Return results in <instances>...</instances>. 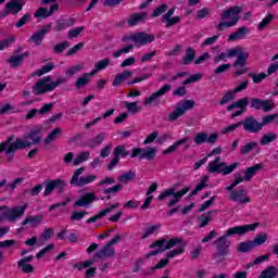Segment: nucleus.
I'll use <instances>...</instances> for the list:
<instances>
[{
    "instance_id": "nucleus-63",
    "label": "nucleus",
    "mask_w": 278,
    "mask_h": 278,
    "mask_svg": "<svg viewBox=\"0 0 278 278\" xmlns=\"http://www.w3.org/2000/svg\"><path fill=\"white\" fill-rule=\"evenodd\" d=\"M250 77L252 78L253 84H262V81H264L265 77H268V74H266V73L250 74Z\"/></svg>"
},
{
    "instance_id": "nucleus-17",
    "label": "nucleus",
    "mask_w": 278,
    "mask_h": 278,
    "mask_svg": "<svg viewBox=\"0 0 278 278\" xmlns=\"http://www.w3.org/2000/svg\"><path fill=\"white\" fill-rule=\"evenodd\" d=\"M215 245L217 249L215 257H225V255L229 253V247L231 245V242L227 240L226 236H223L215 241Z\"/></svg>"
},
{
    "instance_id": "nucleus-50",
    "label": "nucleus",
    "mask_w": 278,
    "mask_h": 278,
    "mask_svg": "<svg viewBox=\"0 0 278 278\" xmlns=\"http://www.w3.org/2000/svg\"><path fill=\"white\" fill-rule=\"evenodd\" d=\"M147 18V13H137L130 16L128 23L129 25H138L140 21H144Z\"/></svg>"
},
{
    "instance_id": "nucleus-30",
    "label": "nucleus",
    "mask_w": 278,
    "mask_h": 278,
    "mask_svg": "<svg viewBox=\"0 0 278 278\" xmlns=\"http://www.w3.org/2000/svg\"><path fill=\"white\" fill-rule=\"evenodd\" d=\"M132 76L134 72L126 70L115 76V78L113 79V86H121L123 81H127V79H130V77Z\"/></svg>"
},
{
    "instance_id": "nucleus-4",
    "label": "nucleus",
    "mask_w": 278,
    "mask_h": 278,
    "mask_svg": "<svg viewBox=\"0 0 278 278\" xmlns=\"http://www.w3.org/2000/svg\"><path fill=\"white\" fill-rule=\"evenodd\" d=\"M62 84H66V78L60 77L55 81L51 76H46L38 81L35 83L33 87L34 94H47V92H53L58 88V86H62Z\"/></svg>"
},
{
    "instance_id": "nucleus-12",
    "label": "nucleus",
    "mask_w": 278,
    "mask_h": 278,
    "mask_svg": "<svg viewBox=\"0 0 278 278\" xmlns=\"http://www.w3.org/2000/svg\"><path fill=\"white\" fill-rule=\"evenodd\" d=\"M121 242V236H116L113 238L102 250L96 253L94 257H99L100 260H104L105 257H112L116 250H114V244H118Z\"/></svg>"
},
{
    "instance_id": "nucleus-48",
    "label": "nucleus",
    "mask_w": 278,
    "mask_h": 278,
    "mask_svg": "<svg viewBox=\"0 0 278 278\" xmlns=\"http://www.w3.org/2000/svg\"><path fill=\"white\" fill-rule=\"evenodd\" d=\"M210 179L208 176H203L200 180V182L195 186V188L192 190L191 194H197L198 192H201L204 188H207V180Z\"/></svg>"
},
{
    "instance_id": "nucleus-58",
    "label": "nucleus",
    "mask_w": 278,
    "mask_h": 278,
    "mask_svg": "<svg viewBox=\"0 0 278 278\" xmlns=\"http://www.w3.org/2000/svg\"><path fill=\"white\" fill-rule=\"evenodd\" d=\"M256 147H257V142L255 141H251L245 146L241 147L242 155H247L248 153H251V151H253V149H256Z\"/></svg>"
},
{
    "instance_id": "nucleus-21",
    "label": "nucleus",
    "mask_w": 278,
    "mask_h": 278,
    "mask_svg": "<svg viewBox=\"0 0 278 278\" xmlns=\"http://www.w3.org/2000/svg\"><path fill=\"white\" fill-rule=\"evenodd\" d=\"M51 33V25H46L41 29H39L37 33H35L30 38L29 41L36 45L37 47H40L42 45V40H45V36L47 34Z\"/></svg>"
},
{
    "instance_id": "nucleus-52",
    "label": "nucleus",
    "mask_w": 278,
    "mask_h": 278,
    "mask_svg": "<svg viewBox=\"0 0 278 278\" xmlns=\"http://www.w3.org/2000/svg\"><path fill=\"white\" fill-rule=\"evenodd\" d=\"M233 99H236V91L232 89L224 94L222 101L219 102V105H225L230 101H233Z\"/></svg>"
},
{
    "instance_id": "nucleus-7",
    "label": "nucleus",
    "mask_w": 278,
    "mask_h": 278,
    "mask_svg": "<svg viewBox=\"0 0 278 278\" xmlns=\"http://www.w3.org/2000/svg\"><path fill=\"white\" fill-rule=\"evenodd\" d=\"M12 140H14V135H11L7 142L0 143V153L4 151V153L10 154L14 153V151H18V149H27L30 147V142L25 135L23 138H17L14 142H12Z\"/></svg>"
},
{
    "instance_id": "nucleus-37",
    "label": "nucleus",
    "mask_w": 278,
    "mask_h": 278,
    "mask_svg": "<svg viewBox=\"0 0 278 278\" xmlns=\"http://www.w3.org/2000/svg\"><path fill=\"white\" fill-rule=\"evenodd\" d=\"M249 105V98H242L232 104L228 106V112H231V110H235L237 108L238 110H244Z\"/></svg>"
},
{
    "instance_id": "nucleus-49",
    "label": "nucleus",
    "mask_w": 278,
    "mask_h": 278,
    "mask_svg": "<svg viewBox=\"0 0 278 278\" xmlns=\"http://www.w3.org/2000/svg\"><path fill=\"white\" fill-rule=\"evenodd\" d=\"M54 65L53 63H48L47 65H43L42 68L37 70L34 75L37 77H41V75H47V73H51L53 71Z\"/></svg>"
},
{
    "instance_id": "nucleus-22",
    "label": "nucleus",
    "mask_w": 278,
    "mask_h": 278,
    "mask_svg": "<svg viewBox=\"0 0 278 278\" xmlns=\"http://www.w3.org/2000/svg\"><path fill=\"white\" fill-rule=\"evenodd\" d=\"M175 10H177V8L174 7L163 15V23L166 27H173V25H177L179 21H181L179 15L173 16V14H175Z\"/></svg>"
},
{
    "instance_id": "nucleus-62",
    "label": "nucleus",
    "mask_w": 278,
    "mask_h": 278,
    "mask_svg": "<svg viewBox=\"0 0 278 278\" xmlns=\"http://www.w3.org/2000/svg\"><path fill=\"white\" fill-rule=\"evenodd\" d=\"M274 15L273 14H267L262 22L258 24V29H266L268 27L269 23L273 21Z\"/></svg>"
},
{
    "instance_id": "nucleus-13",
    "label": "nucleus",
    "mask_w": 278,
    "mask_h": 278,
    "mask_svg": "<svg viewBox=\"0 0 278 278\" xmlns=\"http://www.w3.org/2000/svg\"><path fill=\"white\" fill-rule=\"evenodd\" d=\"M130 40L134 42L135 47H144V45L153 42V40H155V36L147 33H136L130 36Z\"/></svg>"
},
{
    "instance_id": "nucleus-11",
    "label": "nucleus",
    "mask_w": 278,
    "mask_h": 278,
    "mask_svg": "<svg viewBox=\"0 0 278 278\" xmlns=\"http://www.w3.org/2000/svg\"><path fill=\"white\" fill-rule=\"evenodd\" d=\"M260 227V223L236 226L226 230L225 237L231 238V236H244V233H249L250 231H255Z\"/></svg>"
},
{
    "instance_id": "nucleus-5",
    "label": "nucleus",
    "mask_w": 278,
    "mask_h": 278,
    "mask_svg": "<svg viewBox=\"0 0 278 278\" xmlns=\"http://www.w3.org/2000/svg\"><path fill=\"white\" fill-rule=\"evenodd\" d=\"M242 12V8L240 7H232L222 14V21L217 25V29L219 31H225V29H229V27H233L238 25V21H240V17H238V14Z\"/></svg>"
},
{
    "instance_id": "nucleus-43",
    "label": "nucleus",
    "mask_w": 278,
    "mask_h": 278,
    "mask_svg": "<svg viewBox=\"0 0 278 278\" xmlns=\"http://www.w3.org/2000/svg\"><path fill=\"white\" fill-rule=\"evenodd\" d=\"M253 249L255 248L252 241L240 242L237 247L239 253H249V251H253Z\"/></svg>"
},
{
    "instance_id": "nucleus-19",
    "label": "nucleus",
    "mask_w": 278,
    "mask_h": 278,
    "mask_svg": "<svg viewBox=\"0 0 278 278\" xmlns=\"http://www.w3.org/2000/svg\"><path fill=\"white\" fill-rule=\"evenodd\" d=\"M251 108H254V110H263V112H270V110H275V102L273 100L254 98L251 101Z\"/></svg>"
},
{
    "instance_id": "nucleus-64",
    "label": "nucleus",
    "mask_w": 278,
    "mask_h": 278,
    "mask_svg": "<svg viewBox=\"0 0 278 278\" xmlns=\"http://www.w3.org/2000/svg\"><path fill=\"white\" fill-rule=\"evenodd\" d=\"M16 40V38H14V36L9 37L2 41H0V51H3L4 49H8V47H10L11 45H13V42Z\"/></svg>"
},
{
    "instance_id": "nucleus-3",
    "label": "nucleus",
    "mask_w": 278,
    "mask_h": 278,
    "mask_svg": "<svg viewBox=\"0 0 278 278\" xmlns=\"http://www.w3.org/2000/svg\"><path fill=\"white\" fill-rule=\"evenodd\" d=\"M27 204H22L17 206H0V223L7 220V223H18L23 216H25V212H27Z\"/></svg>"
},
{
    "instance_id": "nucleus-1",
    "label": "nucleus",
    "mask_w": 278,
    "mask_h": 278,
    "mask_svg": "<svg viewBox=\"0 0 278 278\" xmlns=\"http://www.w3.org/2000/svg\"><path fill=\"white\" fill-rule=\"evenodd\" d=\"M151 249H160L157 251H152L149 253L150 256L157 255V253H162V251H168L166 258L161 260L156 265L155 269L164 268L168 264V260H173L177 257V255H182L186 251V241L181 238H172V239H161L154 242L151 245Z\"/></svg>"
},
{
    "instance_id": "nucleus-56",
    "label": "nucleus",
    "mask_w": 278,
    "mask_h": 278,
    "mask_svg": "<svg viewBox=\"0 0 278 278\" xmlns=\"http://www.w3.org/2000/svg\"><path fill=\"white\" fill-rule=\"evenodd\" d=\"M17 267L22 269V273H25L26 275H29L36 270L34 265L29 263H17Z\"/></svg>"
},
{
    "instance_id": "nucleus-57",
    "label": "nucleus",
    "mask_w": 278,
    "mask_h": 278,
    "mask_svg": "<svg viewBox=\"0 0 278 278\" xmlns=\"http://www.w3.org/2000/svg\"><path fill=\"white\" fill-rule=\"evenodd\" d=\"M184 111L181 109H179L178 106H176V110L173 111L172 113H169L168 115V121H170L172 123L177 121V118H181V116H184Z\"/></svg>"
},
{
    "instance_id": "nucleus-27",
    "label": "nucleus",
    "mask_w": 278,
    "mask_h": 278,
    "mask_svg": "<svg viewBox=\"0 0 278 278\" xmlns=\"http://www.w3.org/2000/svg\"><path fill=\"white\" fill-rule=\"evenodd\" d=\"M264 168V164L258 163L255 164L254 166L248 167L243 173H244V179L245 181H251L252 177L256 176L260 170Z\"/></svg>"
},
{
    "instance_id": "nucleus-6",
    "label": "nucleus",
    "mask_w": 278,
    "mask_h": 278,
    "mask_svg": "<svg viewBox=\"0 0 278 278\" xmlns=\"http://www.w3.org/2000/svg\"><path fill=\"white\" fill-rule=\"evenodd\" d=\"M238 166H240V163L238 162L227 165V163L220 161V157H216L208 163L206 170L213 174L216 173L217 175H231Z\"/></svg>"
},
{
    "instance_id": "nucleus-38",
    "label": "nucleus",
    "mask_w": 278,
    "mask_h": 278,
    "mask_svg": "<svg viewBox=\"0 0 278 278\" xmlns=\"http://www.w3.org/2000/svg\"><path fill=\"white\" fill-rule=\"evenodd\" d=\"M159 229H162V225L160 224L148 226L143 231L142 238H151V236H154V233H157Z\"/></svg>"
},
{
    "instance_id": "nucleus-25",
    "label": "nucleus",
    "mask_w": 278,
    "mask_h": 278,
    "mask_svg": "<svg viewBox=\"0 0 278 278\" xmlns=\"http://www.w3.org/2000/svg\"><path fill=\"white\" fill-rule=\"evenodd\" d=\"M40 131H42V127L37 126V127L33 128L28 134L25 135L26 140H28V142H30V147H31V144L40 143V141L42 140V138L40 136H38L40 134Z\"/></svg>"
},
{
    "instance_id": "nucleus-60",
    "label": "nucleus",
    "mask_w": 278,
    "mask_h": 278,
    "mask_svg": "<svg viewBox=\"0 0 278 278\" xmlns=\"http://www.w3.org/2000/svg\"><path fill=\"white\" fill-rule=\"evenodd\" d=\"M277 114L265 115L261 122V125H263V127H266V125H271V123H275V121H277Z\"/></svg>"
},
{
    "instance_id": "nucleus-39",
    "label": "nucleus",
    "mask_w": 278,
    "mask_h": 278,
    "mask_svg": "<svg viewBox=\"0 0 278 278\" xmlns=\"http://www.w3.org/2000/svg\"><path fill=\"white\" fill-rule=\"evenodd\" d=\"M275 140H277V134L267 132L261 138L260 144H262V147H266V144H270V142H275Z\"/></svg>"
},
{
    "instance_id": "nucleus-53",
    "label": "nucleus",
    "mask_w": 278,
    "mask_h": 278,
    "mask_svg": "<svg viewBox=\"0 0 278 278\" xmlns=\"http://www.w3.org/2000/svg\"><path fill=\"white\" fill-rule=\"evenodd\" d=\"M197 56V52H194V49L188 48L186 51V55L184 58V64H190L194 61V58Z\"/></svg>"
},
{
    "instance_id": "nucleus-23",
    "label": "nucleus",
    "mask_w": 278,
    "mask_h": 278,
    "mask_svg": "<svg viewBox=\"0 0 278 278\" xmlns=\"http://www.w3.org/2000/svg\"><path fill=\"white\" fill-rule=\"evenodd\" d=\"M94 201H97V195H94V193H85L74 203V207H87V205H90V203Z\"/></svg>"
},
{
    "instance_id": "nucleus-26",
    "label": "nucleus",
    "mask_w": 278,
    "mask_h": 278,
    "mask_svg": "<svg viewBox=\"0 0 278 278\" xmlns=\"http://www.w3.org/2000/svg\"><path fill=\"white\" fill-rule=\"evenodd\" d=\"M249 34H251V29H249L247 26H243L238 28L236 33H232L228 37V40L229 42H236V40H242V38H244V36H249Z\"/></svg>"
},
{
    "instance_id": "nucleus-55",
    "label": "nucleus",
    "mask_w": 278,
    "mask_h": 278,
    "mask_svg": "<svg viewBox=\"0 0 278 278\" xmlns=\"http://www.w3.org/2000/svg\"><path fill=\"white\" fill-rule=\"evenodd\" d=\"M210 220H212V215L210 213H205V214L201 215L198 218L199 227L200 228L206 227V225H208Z\"/></svg>"
},
{
    "instance_id": "nucleus-29",
    "label": "nucleus",
    "mask_w": 278,
    "mask_h": 278,
    "mask_svg": "<svg viewBox=\"0 0 278 278\" xmlns=\"http://www.w3.org/2000/svg\"><path fill=\"white\" fill-rule=\"evenodd\" d=\"M93 74L91 72L83 74L80 77L77 78L76 80V89L81 90V88H86L88 84H90V79L93 78Z\"/></svg>"
},
{
    "instance_id": "nucleus-44",
    "label": "nucleus",
    "mask_w": 278,
    "mask_h": 278,
    "mask_svg": "<svg viewBox=\"0 0 278 278\" xmlns=\"http://www.w3.org/2000/svg\"><path fill=\"white\" fill-rule=\"evenodd\" d=\"M103 140H105V134L100 132L93 139L89 140L88 147H90V149H94V147H99V144H102Z\"/></svg>"
},
{
    "instance_id": "nucleus-9",
    "label": "nucleus",
    "mask_w": 278,
    "mask_h": 278,
    "mask_svg": "<svg viewBox=\"0 0 278 278\" xmlns=\"http://www.w3.org/2000/svg\"><path fill=\"white\" fill-rule=\"evenodd\" d=\"M84 170H86V168L79 167L74 172V175L72 176V179L70 182L71 186L81 187V186H88L89 184H93V181H97V175L81 176L84 174Z\"/></svg>"
},
{
    "instance_id": "nucleus-14",
    "label": "nucleus",
    "mask_w": 278,
    "mask_h": 278,
    "mask_svg": "<svg viewBox=\"0 0 278 278\" xmlns=\"http://www.w3.org/2000/svg\"><path fill=\"white\" fill-rule=\"evenodd\" d=\"M229 198L235 203H239V205H247V203H251V197H249V192L245 189L232 190Z\"/></svg>"
},
{
    "instance_id": "nucleus-33",
    "label": "nucleus",
    "mask_w": 278,
    "mask_h": 278,
    "mask_svg": "<svg viewBox=\"0 0 278 278\" xmlns=\"http://www.w3.org/2000/svg\"><path fill=\"white\" fill-rule=\"evenodd\" d=\"M29 55V53H22V54H16L11 56L8 62L10 64V66L16 67V66H21L23 64V60H25V58H27Z\"/></svg>"
},
{
    "instance_id": "nucleus-24",
    "label": "nucleus",
    "mask_w": 278,
    "mask_h": 278,
    "mask_svg": "<svg viewBox=\"0 0 278 278\" xmlns=\"http://www.w3.org/2000/svg\"><path fill=\"white\" fill-rule=\"evenodd\" d=\"M116 207H121L119 203H115L102 211H100L98 214H96L94 216L90 217L89 219H87V224L90 223H97V220H101V218H103L104 216H108V214L112 213L113 210H116Z\"/></svg>"
},
{
    "instance_id": "nucleus-61",
    "label": "nucleus",
    "mask_w": 278,
    "mask_h": 278,
    "mask_svg": "<svg viewBox=\"0 0 278 278\" xmlns=\"http://www.w3.org/2000/svg\"><path fill=\"white\" fill-rule=\"evenodd\" d=\"M125 108L128 110V112H131L132 114H137V112H140V109L138 108V102H124Z\"/></svg>"
},
{
    "instance_id": "nucleus-42",
    "label": "nucleus",
    "mask_w": 278,
    "mask_h": 278,
    "mask_svg": "<svg viewBox=\"0 0 278 278\" xmlns=\"http://www.w3.org/2000/svg\"><path fill=\"white\" fill-rule=\"evenodd\" d=\"M84 64H75L65 71L66 77H75L77 73H81Z\"/></svg>"
},
{
    "instance_id": "nucleus-36",
    "label": "nucleus",
    "mask_w": 278,
    "mask_h": 278,
    "mask_svg": "<svg viewBox=\"0 0 278 278\" xmlns=\"http://www.w3.org/2000/svg\"><path fill=\"white\" fill-rule=\"evenodd\" d=\"M136 179L135 172H126L117 178L118 184L126 186L129 181H134Z\"/></svg>"
},
{
    "instance_id": "nucleus-20",
    "label": "nucleus",
    "mask_w": 278,
    "mask_h": 278,
    "mask_svg": "<svg viewBox=\"0 0 278 278\" xmlns=\"http://www.w3.org/2000/svg\"><path fill=\"white\" fill-rule=\"evenodd\" d=\"M66 188V181L62 179H56V180H50L49 182L46 184V189H45V197H49L53 190H58V192H62Z\"/></svg>"
},
{
    "instance_id": "nucleus-32",
    "label": "nucleus",
    "mask_w": 278,
    "mask_h": 278,
    "mask_svg": "<svg viewBox=\"0 0 278 278\" xmlns=\"http://www.w3.org/2000/svg\"><path fill=\"white\" fill-rule=\"evenodd\" d=\"M110 62H112V61L108 58L98 61L94 64L93 70L91 71V73L93 75H98V73H101V71H105V68H108L110 66Z\"/></svg>"
},
{
    "instance_id": "nucleus-18",
    "label": "nucleus",
    "mask_w": 278,
    "mask_h": 278,
    "mask_svg": "<svg viewBox=\"0 0 278 278\" xmlns=\"http://www.w3.org/2000/svg\"><path fill=\"white\" fill-rule=\"evenodd\" d=\"M127 155H129V152L125 146H117L113 150V160H111V163L109 164V170H113L114 166L121 162V157H127Z\"/></svg>"
},
{
    "instance_id": "nucleus-10",
    "label": "nucleus",
    "mask_w": 278,
    "mask_h": 278,
    "mask_svg": "<svg viewBox=\"0 0 278 278\" xmlns=\"http://www.w3.org/2000/svg\"><path fill=\"white\" fill-rule=\"evenodd\" d=\"M172 88L173 87L170 85H164L157 91L152 92L143 100L144 108H149V105H160L162 97H164V94H166L167 92H170Z\"/></svg>"
},
{
    "instance_id": "nucleus-41",
    "label": "nucleus",
    "mask_w": 278,
    "mask_h": 278,
    "mask_svg": "<svg viewBox=\"0 0 278 278\" xmlns=\"http://www.w3.org/2000/svg\"><path fill=\"white\" fill-rule=\"evenodd\" d=\"M267 240L268 235L266 232H261L253 239L252 244L255 249V247H262V244H266Z\"/></svg>"
},
{
    "instance_id": "nucleus-47",
    "label": "nucleus",
    "mask_w": 278,
    "mask_h": 278,
    "mask_svg": "<svg viewBox=\"0 0 278 278\" xmlns=\"http://www.w3.org/2000/svg\"><path fill=\"white\" fill-rule=\"evenodd\" d=\"M203 79V73H197L190 75L185 81H182V86H188L189 84H197V81H201Z\"/></svg>"
},
{
    "instance_id": "nucleus-45",
    "label": "nucleus",
    "mask_w": 278,
    "mask_h": 278,
    "mask_svg": "<svg viewBox=\"0 0 278 278\" xmlns=\"http://www.w3.org/2000/svg\"><path fill=\"white\" fill-rule=\"evenodd\" d=\"M177 108L186 114L188 110H192L194 108V100H185L177 104Z\"/></svg>"
},
{
    "instance_id": "nucleus-31",
    "label": "nucleus",
    "mask_w": 278,
    "mask_h": 278,
    "mask_svg": "<svg viewBox=\"0 0 278 278\" xmlns=\"http://www.w3.org/2000/svg\"><path fill=\"white\" fill-rule=\"evenodd\" d=\"M42 223V215H30L27 216L23 222L22 225L25 227L26 225H29V227H38Z\"/></svg>"
},
{
    "instance_id": "nucleus-8",
    "label": "nucleus",
    "mask_w": 278,
    "mask_h": 278,
    "mask_svg": "<svg viewBox=\"0 0 278 278\" xmlns=\"http://www.w3.org/2000/svg\"><path fill=\"white\" fill-rule=\"evenodd\" d=\"M188 192H190V188L185 187L182 188L180 191L175 190V188H168L163 190L160 195L157 197L159 201H166V199H170V197H173V199L169 200V202L167 203L168 207H173L174 205H177V203H179V201H181V197H185V194H188Z\"/></svg>"
},
{
    "instance_id": "nucleus-54",
    "label": "nucleus",
    "mask_w": 278,
    "mask_h": 278,
    "mask_svg": "<svg viewBox=\"0 0 278 278\" xmlns=\"http://www.w3.org/2000/svg\"><path fill=\"white\" fill-rule=\"evenodd\" d=\"M277 277V268L268 267L264 271L261 273L260 278H276Z\"/></svg>"
},
{
    "instance_id": "nucleus-51",
    "label": "nucleus",
    "mask_w": 278,
    "mask_h": 278,
    "mask_svg": "<svg viewBox=\"0 0 278 278\" xmlns=\"http://www.w3.org/2000/svg\"><path fill=\"white\" fill-rule=\"evenodd\" d=\"M239 127H242V123H237V124H232L230 126H226L220 130V134L223 136H227L228 134H233V131H236V129H238Z\"/></svg>"
},
{
    "instance_id": "nucleus-15",
    "label": "nucleus",
    "mask_w": 278,
    "mask_h": 278,
    "mask_svg": "<svg viewBox=\"0 0 278 278\" xmlns=\"http://www.w3.org/2000/svg\"><path fill=\"white\" fill-rule=\"evenodd\" d=\"M240 123L243 126V130L248 131L249 134H258V131H262L263 129V124L254 117H248Z\"/></svg>"
},
{
    "instance_id": "nucleus-40",
    "label": "nucleus",
    "mask_w": 278,
    "mask_h": 278,
    "mask_svg": "<svg viewBox=\"0 0 278 278\" xmlns=\"http://www.w3.org/2000/svg\"><path fill=\"white\" fill-rule=\"evenodd\" d=\"M90 160V152L85 151L80 152L73 161L74 166H79V164H84V162H88Z\"/></svg>"
},
{
    "instance_id": "nucleus-59",
    "label": "nucleus",
    "mask_w": 278,
    "mask_h": 278,
    "mask_svg": "<svg viewBox=\"0 0 278 278\" xmlns=\"http://www.w3.org/2000/svg\"><path fill=\"white\" fill-rule=\"evenodd\" d=\"M194 144H204L207 142V134L206 132H198L193 139Z\"/></svg>"
},
{
    "instance_id": "nucleus-35",
    "label": "nucleus",
    "mask_w": 278,
    "mask_h": 278,
    "mask_svg": "<svg viewBox=\"0 0 278 278\" xmlns=\"http://www.w3.org/2000/svg\"><path fill=\"white\" fill-rule=\"evenodd\" d=\"M62 136V128L56 127L54 128L45 139L46 144H51V142H55Z\"/></svg>"
},
{
    "instance_id": "nucleus-34",
    "label": "nucleus",
    "mask_w": 278,
    "mask_h": 278,
    "mask_svg": "<svg viewBox=\"0 0 278 278\" xmlns=\"http://www.w3.org/2000/svg\"><path fill=\"white\" fill-rule=\"evenodd\" d=\"M188 142V138H182L178 141H176L174 144L169 146L167 149L163 151V155H168L170 153H175L181 144H186Z\"/></svg>"
},
{
    "instance_id": "nucleus-28",
    "label": "nucleus",
    "mask_w": 278,
    "mask_h": 278,
    "mask_svg": "<svg viewBox=\"0 0 278 278\" xmlns=\"http://www.w3.org/2000/svg\"><path fill=\"white\" fill-rule=\"evenodd\" d=\"M160 132L157 131H153L150 135H148V137L146 138V140L143 141V144H152V142H160L161 144H164V142H166V138H168V135H163L161 137Z\"/></svg>"
},
{
    "instance_id": "nucleus-16",
    "label": "nucleus",
    "mask_w": 278,
    "mask_h": 278,
    "mask_svg": "<svg viewBox=\"0 0 278 278\" xmlns=\"http://www.w3.org/2000/svg\"><path fill=\"white\" fill-rule=\"evenodd\" d=\"M25 7V0H11L7 3L5 9L2 13L3 16H8V14H13L16 16L21 10Z\"/></svg>"
},
{
    "instance_id": "nucleus-2",
    "label": "nucleus",
    "mask_w": 278,
    "mask_h": 278,
    "mask_svg": "<svg viewBox=\"0 0 278 278\" xmlns=\"http://www.w3.org/2000/svg\"><path fill=\"white\" fill-rule=\"evenodd\" d=\"M231 58H237L232 64L233 68H238L233 72L235 77L244 75V73L248 71L244 66H247V61L249 60V51H247V49L243 47L238 46L227 50L226 52L217 54L214 58V62L215 64H220V62H227V60Z\"/></svg>"
},
{
    "instance_id": "nucleus-46",
    "label": "nucleus",
    "mask_w": 278,
    "mask_h": 278,
    "mask_svg": "<svg viewBox=\"0 0 278 278\" xmlns=\"http://www.w3.org/2000/svg\"><path fill=\"white\" fill-rule=\"evenodd\" d=\"M155 155H157V149L149 147L143 149L142 160H154Z\"/></svg>"
}]
</instances>
